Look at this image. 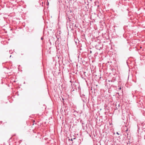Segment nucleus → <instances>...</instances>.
Wrapping results in <instances>:
<instances>
[{"label": "nucleus", "instance_id": "20", "mask_svg": "<svg viewBox=\"0 0 145 145\" xmlns=\"http://www.w3.org/2000/svg\"><path fill=\"white\" fill-rule=\"evenodd\" d=\"M11 55H10V57H11Z\"/></svg>", "mask_w": 145, "mask_h": 145}, {"label": "nucleus", "instance_id": "21", "mask_svg": "<svg viewBox=\"0 0 145 145\" xmlns=\"http://www.w3.org/2000/svg\"><path fill=\"white\" fill-rule=\"evenodd\" d=\"M22 54V55H23V54Z\"/></svg>", "mask_w": 145, "mask_h": 145}, {"label": "nucleus", "instance_id": "14", "mask_svg": "<svg viewBox=\"0 0 145 145\" xmlns=\"http://www.w3.org/2000/svg\"><path fill=\"white\" fill-rule=\"evenodd\" d=\"M119 106H120V105L118 104V107H119Z\"/></svg>", "mask_w": 145, "mask_h": 145}, {"label": "nucleus", "instance_id": "7", "mask_svg": "<svg viewBox=\"0 0 145 145\" xmlns=\"http://www.w3.org/2000/svg\"><path fill=\"white\" fill-rule=\"evenodd\" d=\"M74 115L75 116H76V113H77V112L76 111V110H74Z\"/></svg>", "mask_w": 145, "mask_h": 145}, {"label": "nucleus", "instance_id": "10", "mask_svg": "<svg viewBox=\"0 0 145 145\" xmlns=\"http://www.w3.org/2000/svg\"><path fill=\"white\" fill-rule=\"evenodd\" d=\"M69 140H71V141H72V138H71V139H69Z\"/></svg>", "mask_w": 145, "mask_h": 145}, {"label": "nucleus", "instance_id": "4", "mask_svg": "<svg viewBox=\"0 0 145 145\" xmlns=\"http://www.w3.org/2000/svg\"><path fill=\"white\" fill-rule=\"evenodd\" d=\"M74 41L76 45L77 44V43L79 42V41L78 39L76 38L75 37L74 38Z\"/></svg>", "mask_w": 145, "mask_h": 145}, {"label": "nucleus", "instance_id": "9", "mask_svg": "<svg viewBox=\"0 0 145 145\" xmlns=\"http://www.w3.org/2000/svg\"><path fill=\"white\" fill-rule=\"evenodd\" d=\"M128 131V129H127L126 130H125V132L127 133V132Z\"/></svg>", "mask_w": 145, "mask_h": 145}, {"label": "nucleus", "instance_id": "16", "mask_svg": "<svg viewBox=\"0 0 145 145\" xmlns=\"http://www.w3.org/2000/svg\"><path fill=\"white\" fill-rule=\"evenodd\" d=\"M70 82H71V83H72V81H71V80L70 81Z\"/></svg>", "mask_w": 145, "mask_h": 145}, {"label": "nucleus", "instance_id": "8", "mask_svg": "<svg viewBox=\"0 0 145 145\" xmlns=\"http://www.w3.org/2000/svg\"><path fill=\"white\" fill-rule=\"evenodd\" d=\"M121 89V87H119V88H118V90H120Z\"/></svg>", "mask_w": 145, "mask_h": 145}, {"label": "nucleus", "instance_id": "11", "mask_svg": "<svg viewBox=\"0 0 145 145\" xmlns=\"http://www.w3.org/2000/svg\"><path fill=\"white\" fill-rule=\"evenodd\" d=\"M116 109L117 110L118 109V108H117V107H116L115 109Z\"/></svg>", "mask_w": 145, "mask_h": 145}, {"label": "nucleus", "instance_id": "12", "mask_svg": "<svg viewBox=\"0 0 145 145\" xmlns=\"http://www.w3.org/2000/svg\"><path fill=\"white\" fill-rule=\"evenodd\" d=\"M116 134H118V135H119V133H118V132H117V133H116Z\"/></svg>", "mask_w": 145, "mask_h": 145}, {"label": "nucleus", "instance_id": "17", "mask_svg": "<svg viewBox=\"0 0 145 145\" xmlns=\"http://www.w3.org/2000/svg\"><path fill=\"white\" fill-rule=\"evenodd\" d=\"M42 39H43L42 37H41V40H42Z\"/></svg>", "mask_w": 145, "mask_h": 145}, {"label": "nucleus", "instance_id": "13", "mask_svg": "<svg viewBox=\"0 0 145 145\" xmlns=\"http://www.w3.org/2000/svg\"><path fill=\"white\" fill-rule=\"evenodd\" d=\"M74 27H76V28L77 27L76 26V25H75Z\"/></svg>", "mask_w": 145, "mask_h": 145}, {"label": "nucleus", "instance_id": "19", "mask_svg": "<svg viewBox=\"0 0 145 145\" xmlns=\"http://www.w3.org/2000/svg\"><path fill=\"white\" fill-rule=\"evenodd\" d=\"M75 139V138H73V139Z\"/></svg>", "mask_w": 145, "mask_h": 145}, {"label": "nucleus", "instance_id": "2", "mask_svg": "<svg viewBox=\"0 0 145 145\" xmlns=\"http://www.w3.org/2000/svg\"><path fill=\"white\" fill-rule=\"evenodd\" d=\"M80 96L82 98V100L83 101V102H86V97L85 96V95L84 94H82V95L80 94Z\"/></svg>", "mask_w": 145, "mask_h": 145}, {"label": "nucleus", "instance_id": "1", "mask_svg": "<svg viewBox=\"0 0 145 145\" xmlns=\"http://www.w3.org/2000/svg\"><path fill=\"white\" fill-rule=\"evenodd\" d=\"M61 31H58L57 32V33L56 34V38H57V40L56 42V43H57L58 44H59V39L60 38V37H61L60 36V35L61 33Z\"/></svg>", "mask_w": 145, "mask_h": 145}, {"label": "nucleus", "instance_id": "3", "mask_svg": "<svg viewBox=\"0 0 145 145\" xmlns=\"http://www.w3.org/2000/svg\"><path fill=\"white\" fill-rule=\"evenodd\" d=\"M101 46V44H97L95 46L96 49L100 50L102 49Z\"/></svg>", "mask_w": 145, "mask_h": 145}, {"label": "nucleus", "instance_id": "6", "mask_svg": "<svg viewBox=\"0 0 145 145\" xmlns=\"http://www.w3.org/2000/svg\"><path fill=\"white\" fill-rule=\"evenodd\" d=\"M66 18L67 20H69V21H71V18L69 17L68 15L66 14Z\"/></svg>", "mask_w": 145, "mask_h": 145}, {"label": "nucleus", "instance_id": "15", "mask_svg": "<svg viewBox=\"0 0 145 145\" xmlns=\"http://www.w3.org/2000/svg\"><path fill=\"white\" fill-rule=\"evenodd\" d=\"M91 52H92V51H90V53H91Z\"/></svg>", "mask_w": 145, "mask_h": 145}, {"label": "nucleus", "instance_id": "18", "mask_svg": "<svg viewBox=\"0 0 145 145\" xmlns=\"http://www.w3.org/2000/svg\"><path fill=\"white\" fill-rule=\"evenodd\" d=\"M73 28H72L71 29V30H73Z\"/></svg>", "mask_w": 145, "mask_h": 145}, {"label": "nucleus", "instance_id": "22", "mask_svg": "<svg viewBox=\"0 0 145 145\" xmlns=\"http://www.w3.org/2000/svg\"><path fill=\"white\" fill-rule=\"evenodd\" d=\"M107 145H108L107 144Z\"/></svg>", "mask_w": 145, "mask_h": 145}, {"label": "nucleus", "instance_id": "5", "mask_svg": "<svg viewBox=\"0 0 145 145\" xmlns=\"http://www.w3.org/2000/svg\"><path fill=\"white\" fill-rule=\"evenodd\" d=\"M116 80V78L115 77L112 78V79L110 80H108V82L111 81V82H114Z\"/></svg>", "mask_w": 145, "mask_h": 145}]
</instances>
